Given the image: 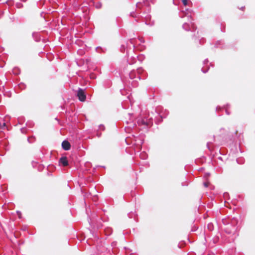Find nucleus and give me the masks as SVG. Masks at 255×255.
<instances>
[{
  "instance_id": "5",
  "label": "nucleus",
  "mask_w": 255,
  "mask_h": 255,
  "mask_svg": "<svg viewBox=\"0 0 255 255\" xmlns=\"http://www.w3.org/2000/svg\"><path fill=\"white\" fill-rule=\"evenodd\" d=\"M181 13L184 14V16H187L190 18L192 17V11L186 8L183 7L181 10Z\"/></svg>"
},
{
  "instance_id": "24",
  "label": "nucleus",
  "mask_w": 255,
  "mask_h": 255,
  "mask_svg": "<svg viewBox=\"0 0 255 255\" xmlns=\"http://www.w3.org/2000/svg\"><path fill=\"white\" fill-rule=\"evenodd\" d=\"M226 113H227V114H229V113H228V111L227 110H226Z\"/></svg>"
},
{
  "instance_id": "14",
  "label": "nucleus",
  "mask_w": 255,
  "mask_h": 255,
  "mask_svg": "<svg viewBox=\"0 0 255 255\" xmlns=\"http://www.w3.org/2000/svg\"><path fill=\"white\" fill-rule=\"evenodd\" d=\"M128 100L129 101L130 103V105L131 106H132L133 102L132 101V100H131V96H128Z\"/></svg>"
},
{
  "instance_id": "2",
  "label": "nucleus",
  "mask_w": 255,
  "mask_h": 255,
  "mask_svg": "<svg viewBox=\"0 0 255 255\" xmlns=\"http://www.w3.org/2000/svg\"><path fill=\"white\" fill-rule=\"evenodd\" d=\"M137 124L139 126H150L152 124L151 118L144 117L143 118H139L137 120Z\"/></svg>"
},
{
  "instance_id": "20",
  "label": "nucleus",
  "mask_w": 255,
  "mask_h": 255,
  "mask_svg": "<svg viewBox=\"0 0 255 255\" xmlns=\"http://www.w3.org/2000/svg\"><path fill=\"white\" fill-rule=\"evenodd\" d=\"M91 78H94V76H93L92 75H91Z\"/></svg>"
},
{
  "instance_id": "12",
  "label": "nucleus",
  "mask_w": 255,
  "mask_h": 255,
  "mask_svg": "<svg viewBox=\"0 0 255 255\" xmlns=\"http://www.w3.org/2000/svg\"><path fill=\"white\" fill-rule=\"evenodd\" d=\"M139 42H140V43H142L144 42V39L142 37H139L137 40Z\"/></svg>"
},
{
  "instance_id": "10",
  "label": "nucleus",
  "mask_w": 255,
  "mask_h": 255,
  "mask_svg": "<svg viewBox=\"0 0 255 255\" xmlns=\"http://www.w3.org/2000/svg\"><path fill=\"white\" fill-rule=\"evenodd\" d=\"M182 2L183 5L186 6L189 4L191 3V1L189 0H182Z\"/></svg>"
},
{
  "instance_id": "17",
  "label": "nucleus",
  "mask_w": 255,
  "mask_h": 255,
  "mask_svg": "<svg viewBox=\"0 0 255 255\" xmlns=\"http://www.w3.org/2000/svg\"><path fill=\"white\" fill-rule=\"evenodd\" d=\"M144 49V48H143L141 46V47H139V49L140 50H142Z\"/></svg>"
},
{
  "instance_id": "1",
  "label": "nucleus",
  "mask_w": 255,
  "mask_h": 255,
  "mask_svg": "<svg viewBox=\"0 0 255 255\" xmlns=\"http://www.w3.org/2000/svg\"><path fill=\"white\" fill-rule=\"evenodd\" d=\"M146 73L144 70L141 68H138L136 71L132 70L129 74V76L130 79H144L146 77Z\"/></svg>"
},
{
  "instance_id": "4",
  "label": "nucleus",
  "mask_w": 255,
  "mask_h": 255,
  "mask_svg": "<svg viewBox=\"0 0 255 255\" xmlns=\"http://www.w3.org/2000/svg\"><path fill=\"white\" fill-rule=\"evenodd\" d=\"M182 27L185 30L187 31L193 30L195 28L194 24L192 23L191 24H190L185 22L183 24Z\"/></svg>"
},
{
  "instance_id": "19",
  "label": "nucleus",
  "mask_w": 255,
  "mask_h": 255,
  "mask_svg": "<svg viewBox=\"0 0 255 255\" xmlns=\"http://www.w3.org/2000/svg\"><path fill=\"white\" fill-rule=\"evenodd\" d=\"M202 71H203V73H206L207 71V70L206 71H204V70H202Z\"/></svg>"
},
{
  "instance_id": "16",
  "label": "nucleus",
  "mask_w": 255,
  "mask_h": 255,
  "mask_svg": "<svg viewBox=\"0 0 255 255\" xmlns=\"http://www.w3.org/2000/svg\"><path fill=\"white\" fill-rule=\"evenodd\" d=\"M96 6L97 8H100L101 7V3H99L98 4L96 5Z\"/></svg>"
},
{
  "instance_id": "21",
  "label": "nucleus",
  "mask_w": 255,
  "mask_h": 255,
  "mask_svg": "<svg viewBox=\"0 0 255 255\" xmlns=\"http://www.w3.org/2000/svg\"><path fill=\"white\" fill-rule=\"evenodd\" d=\"M123 107L124 108H127L124 106V104L123 105Z\"/></svg>"
},
{
  "instance_id": "3",
  "label": "nucleus",
  "mask_w": 255,
  "mask_h": 255,
  "mask_svg": "<svg viewBox=\"0 0 255 255\" xmlns=\"http://www.w3.org/2000/svg\"><path fill=\"white\" fill-rule=\"evenodd\" d=\"M77 96L81 101H84L86 99V95L84 92L81 89L78 91Z\"/></svg>"
},
{
  "instance_id": "15",
  "label": "nucleus",
  "mask_w": 255,
  "mask_h": 255,
  "mask_svg": "<svg viewBox=\"0 0 255 255\" xmlns=\"http://www.w3.org/2000/svg\"><path fill=\"white\" fill-rule=\"evenodd\" d=\"M209 183L208 182H205L204 183V185L205 187H208Z\"/></svg>"
},
{
  "instance_id": "7",
  "label": "nucleus",
  "mask_w": 255,
  "mask_h": 255,
  "mask_svg": "<svg viewBox=\"0 0 255 255\" xmlns=\"http://www.w3.org/2000/svg\"><path fill=\"white\" fill-rule=\"evenodd\" d=\"M59 163L63 166H66L68 165V160L66 157H62L59 159Z\"/></svg>"
},
{
  "instance_id": "13",
  "label": "nucleus",
  "mask_w": 255,
  "mask_h": 255,
  "mask_svg": "<svg viewBox=\"0 0 255 255\" xmlns=\"http://www.w3.org/2000/svg\"><path fill=\"white\" fill-rule=\"evenodd\" d=\"M208 228L210 231L212 230L213 228V225L212 224H209L208 225Z\"/></svg>"
},
{
  "instance_id": "8",
  "label": "nucleus",
  "mask_w": 255,
  "mask_h": 255,
  "mask_svg": "<svg viewBox=\"0 0 255 255\" xmlns=\"http://www.w3.org/2000/svg\"><path fill=\"white\" fill-rule=\"evenodd\" d=\"M10 119V117L8 116H6L4 117V121L2 124H0V128L2 129H4L6 128L5 122H8Z\"/></svg>"
},
{
  "instance_id": "9",
  "label": "nucleus",
  "mask_w": 255,
  "mask_h": 255,
  "mask_svg": "<svg viewBox=\"0 0 255 255\" xmlns=\"http://www.w3.org/2000/svg\"><path fill=\"white\" fill-rule=\"evenodd\" d=\"M139 156L141 159H145L147 158L148 155L146 152H142L140 153Z\"/></svg>"
},
{
  "instance_id": "11",
  "label": "nucleus",
  "mask_w": 255,
  "mask_h": 255,
  "mask_svg": "<svg viewBox=\"0 0 255 255\" xmlns=\"http://www.w3.org/2000/svg\"><path fill=\"white\" fill-rule=\"evenodd\" d=\"M130 42L133 44V47H135V44L137 43V40L134 39H131L130 40Z\"/></svg>"
},
{
  "instance_id": "23",
  "label": "nucleus",
  "mask_w": 255,
  "mask_h": 255,
  "mask_svg": "<svg viewBox=\"0 0 255 255\" xmlns=\"http://www.w3.org/2000/svg\"><path fill=\"white\" fill-rule=\"evenodd\" d=\"M30 140V138H28V140L29 141V142H30L31 141H30V140Z\"/></svg>"
},
{
  "instance_id": "22",
  "label": "nucleus",
  "mask_w": 255,
  "mask_h": 255,
  "mask_svg": "<svg viewBox=\"0 0 255 255\" xmlns=\"http://www.w3.org/2000/svg\"><path fill=\"white\" fill-rule=\"evenodd\" d=\"M180 16H181V17H183L184 16L183 15H181V14H180Z\"/></svg>"
},
{
  "instance_id": "18",
  "label": "nucleus",
  "mask_w": 255,
  "mask_h": 255,
  "mask_svg": "<svg viewBox=\"0 0 255 255\" xmlns=\"http://www.w3.org/2000/svg\"><path fill=\"white\" fill-rule=\"evenodd\" d=\"M108 231H109V234H111V229H107Z\"/></svg>"
},
{
  "instance_id": "6",
  "label": "nucleus",
  "mask_w": 255,
  "mask_h": 255,
  "mask_svg": "<svg viewBox=\"0 0 255 255\" xmlns=\"http://www.w3.org/2000/svg\"><path fill=\"white\" fill-rule=\"evenodd\" d=\"M62 147L64 150H68L70 149L71 145L68 141L64 140L62 143Z\"/></svg>"
}]
</instances>
